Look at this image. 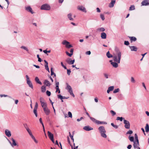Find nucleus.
Masks as SVG:
<instances>
[{
	"instance_id": "2",
	"label": "nucleus",
	"mask_w": 149,
	"mask_h": 149,
	"mask_svg": "<svg viewBox=\"0 0 149 149\" xmlns=\"http://www.w3.org/2000/svg\"><path fill=\"white\" fill-rule=\"evenodd\" d=\"M98 130L101 134V136L104 138H106L107 136L105 133L106 132L105 128L103 126H100L98 128Z\"/></svg>"
},
{
	"instance_id": "4",
	"label": "nucleus",
	"mask_w": 149,
	"mask_h": 149,
	"mask_svg": "<svg viewBox=\"0 0 149 149\" xmlns=\"http://www.w3.org/2000/svg\"><path fill=\"white\" fill-rule=\"evenodd\" d=\"M66 89L68 90V92L70 93V95L72 96L73 97H75L73 93L72 89L70 86L67 83V87Z\"/></svg>"
},
{
	"instance_id": "24",
	"label": "nucleus",
	"mask_w": 149,
	"mask_h": 149,
	"mask_svg": "<svg viewBox=\"0 0 149 149\" xmlns=\"http://www.w3.org/2000/svg\"><path fill=\"white\" fill-rule=\"evenodd\" d=\"M131 51H136L137 50V47L134 46H129Z\"/></svg>"
},
{
	"instance_id": "28",
	"label": "nucleus",
	"mask_w": 149,
	"mask_h": 149,
	"mask_svg": "<svg viewBox=\"0 0 149 149\" xmlns=\"http://www.w3.org/2000/svg\"><path fill=\"white\" fill-rule=\"evenodd\" d=\"M106 55L107 57L109 58H110L112 57H113V56L112 55L110 54L109 52V51L107 52Z\"/></svg>"
},
{
	"instance_id": "7",
	"label": "nucleus",
	"mask_w": 149,
	"mask_h": 149,
	"mask_svg": "<svg viewBox=\"0 0 149 149\" xmlns=\"http://www.w3.org/2000/svg\"><path fill=\"white\" fill-rule=\"evenodd\" d=\"M50 7L49 5L47 4H44L42 5L41 7V10H49L50 9Z\"/></svg>"
},
{
	"instance_id": "39",
	"label": "nucleus",
	"mask_w": 149,
	"mask_h": 149,
	"mask_svg": "<svg viewBox=\"0 0 149 149\" xmlns=\"http://www.w3.org/2000/svg\"><path fill=\"white\" fill-rule=\"evenodd\" d=\"M69 43V42L66 41V40H64L62 44L64 45H65L66 46Z\"/></svg>"
},
{
	"instance_id": "11",
	"label": "nucleus",
	"mask_w": 149,
	"mask_h": 149,
	"mask_svg": "<svg viewBox=\"0 0 149 149\" xmlns=\"http://www.w3.org/2000/svg\"><path fill=\"white\" fill-rule=\"evenodd\" d=\"M44 112L47 115H49L50 113V111L47 107L43 109Z\"/></svg>"
},
{
	"instance_id": "60",
	"label": "nucleus",
	"mask_w": 149,
	"mask_h": 149,
	"mask_svg": "<svg viewBox=\"0 0 149 149\" xmlns=\"http://www.w3.org/2000/svg\"><path fill=\"white\" fill-rule=\"evenodd\" d=\"M66 46V47L68 48L72 47V45L69 44H67V45Z\"/></svg>"
},
{
	"instance_id": "63",
	"label": "nucleus",
	"mask_w": 149,
	"mask_h": 149,
	"mask_svg": "<svg viewBox=\"0 0 149 149\" xmlns=\"http://www.w3.org/2000/svg\"><path fill=\"white\" fill-rule=\"evenodd\" d=\"M104 77L106 78V79H107L108 78V74H106V73H104Z\"/></svg>"
},
{
	"instance_id": "6",
	"label": "nucleus",
	"mask_w": 149,
	"mask_h": 149,
	"mask_svg": "<svg viewBox=\"0 0 149 149\" xmlns=\"http://www.w3.org/2000/svg\"><path fill=\"white\" fill-rule=\"evenodd\" d=\"M123 122L125 124L124 127L125 128L127 129H129L130 127V124L129 122L125 119H124Z\"/></svg>"
},
{
	"instance_id": "41",
	"label": "nucleus",
	"mask_w": 149,
	"mask_h": 149,
	"mask_svg": "<svg viewBox=\"0 0 149 149\" xmlns=\"http://www.w3.org/2000/svg\"><path fill=\"white\" fill-rule=\"evenodd\" d=\"M131 81L133 83L135 82V80L134 78L133 77H131Z\"/></svg>"
},
{
	"instance_id": "35",
	"label": "nucleus",
	"mask_w": 149,
	"mask_h": 149,
	"mask_svg": "<svg viewBox=\"0 0 149 149\" xmlns=\"http://www.w3.org/2000/svg\"><path fill=\"white\" fill-rule=\"evenodd\" d=\"M128 138L130 141L133 142L134 141V137L133 136H129Z\"/></svg>"
},
{
	"instance_id": "34",
	"label": "nucleus",
	"mask_w": 149,
	"mask_h": 149,
	"mask_svg": "<svg viewBox=\"0 0 149 149\" xmlns=\"http://www.w3.org/2000/svg\"><path fill=\"white\" fill-rule=\"evenodd\" d=\"M135 6L134 5H131L130 7L129 10L131 11L135 10Z\"/></svg>"
},
{
	"instance_id": "20",
	"label": "nucleus",
	"mask_w": 149,
	"mask_h": 149,
	"mask_svg": "<svg viewBox=\"0 0 149 149\" xmlns=\"http://www.w3.org/2000/svg\"><path fill=\"white\" fill-rule=\"evenodd\" d=\"M44 84L46 85V86H49L51 85V84L47 80H45L44 82Z\"/></svg>"
},
{
	"instance_id": "8",
	"label": "nucleus",
	"mask_w": 149,
	"mask_h": 149,
	"mask_svg": "<svg viewBox=\"0 0 149 149\" xmlns=\"http://www.w3.org/2000/svg\"><path fill=\"white\" fill-rule=\"evenodd\" d=\"M11 140L12 141V143H11L10 141H9V142L11 146L13 147L14 146H18V145L17 143L15 140L13 138H11Z\"/></svg>"
},
{
	"instance_id": "10",
	"label": "nucleus",
	"mask_w": 149,
	"mask_h": 149,
	"mask_svg": "<svg viewBox=\"0 0 149 149\" xmlns=\"http://www.w3.org/2000/svg\"><path fill=\"white\" fill-rule=\"evenodd\" d=\"M109 62L111 63V64L115 68H117L118 66V63L117 62L115 61V62H113L112 61L110 60Z\"/></svg>"
},
{
	"instance_id": "50",
	"label": "nucleus",
	"mask_w": 149,
	"mask_h": 149,
	"mask_svg": "<svg viewBox=\"0 0 149 149\" xmlns=\"http://www.w3.org/2000/svg\"><path fill=\"white\" fill-rule=\"evenodd\" d=\"M68 117L70 118H72V113L70 112L69 111L68 112Z\"/></svg>"
},
{
	"instance_id": "47",
	"label": "nucleus",
	"mask_w": 149,
	"mask_h": 149,
	"mask_svg": "<svg viewBox=\"0 0 149 149\" xmlns=\"http://www.w3.org/2000/svg\"><path fill=\"white\" fill-rule=\"evenodd\" d=\"M123 119V118L122 117H118L117 118L116 120H120V121H122Z\"/></svg>"
},
{
	"instance_id": "33",
	"label": "nucleus",
	"mask_w": 149,
	"mask_h": 149,
	"mask_svg": "<svg viewBox=\"0 0 149 149\" xmlns=\"http://www.w3.org/2000/svg\"><path fill=\"white\" fill-rule=\"evenodd\" d=\"M129 38H130V40L131 41H135L136 40V38L135 37L132 36L129 37Z\"/></svg>"
},
{
	"instance_id": "22",
	"label": "nucleus",
	"mask_w": 149,
	"mask_h": 149,
	"mask_svg": "<svg viewBox=\"0 0 149 149\" xmlns=\"http://www.w3.org/2000/svg\"><path fill=\"white\" fill-rule=\"evenodd\" d=\"M44 61L45 63V69L49 72V68L48 67V63L47 61L45 60H44Z\"/></svg>"
},
{
	"instance_id": "16",
	"label": "nucleus",
	"mask_w": 149,
	"mask_h": 149,
	"mask_svg": "<svg viewBox=\"0 0 149 149\" xmlns=\"http://www.w3.org/2000/svg\"><path fill=\"white\" fill-rule=\"evenodd\" d=\"M74 51V49L72 48L70 50V52L71 53L70 54L68 52L66 51V54L69 56L70 57H71L72 56L73 54V52Z\"/></svg>"
},
{
	"instance_id": "27",
	"label": "nucleus",
	"mask_w": 149,
	"mask_h": 149,
	"mask_svg": "<svg viewBox=\"0 0 149 149\" xmlns=\"http://www.w3.org/2000/svg\"><path fill=\"white\" fill-rule=\"evenodd\" d=\"M41 91L42 93H44L46 90V87L45 86H42L41 88Z\"/></svg>"
},
{
	"instance_id": "15",
	"label": "nucleus",
	"mask_w": 149,
	"mask_h": 149,
	"mask_svg": "<svg viewBox=\"0 0 149 149\" xmlns=\"http://www.w3.org/2000/svg\"><path fill=\"white\" fill-rule=\"evenodd\" d=\"M133 146L134 148H136L139 146V141H134L133 142Z\"/></svg>"
},
{
	"instance_id": "62",
	"label": "nucleus",
	"mask_w": 149,
	"mask_h": 149,
	"mask_svg": "<svg viewBox=\"0 0 149 149\" xmlns=\"http://www.w3.org/2000/svg\"><path fill=\"white\" fill-rule=\"evenodd\" d=\"M39 121H40V123L42 124V126H43L44 125H43V123H42V119L41 118H40L39 119Z\"/></svg>"
},
{
	"instance_id": "1",
	"label": "nucleus",
	"mask_w": 149,
	"mask_h": 149,
	"mask_svg": "<svg viewBox=\"0 0 149 149\" xmlns=\"http://www.w3.org/2000/svg\"><path fill=\"white\" fill-rule=\"evenodd\" d=\"M115 51L116 52V55H113V60L114 61L117 62L118 63H120L121 56V52L117 47L115 48Z\"/></svg>"
},
{
	"instance_id": "12",
	"label": "nucleus",
	"mask_w": 149,
	"mask_h": 149,
	"mask_svg": "<svg viewBox=\"0 0 149 149\" xmlns=\"http://www.w3.org/2000/svg\"><path fill=\"white\" fill-rule=\"evenodd\" d=\"M83 129L86 131H89L93 130V128L90 127L89 126H84L83 127Z\"/></svg>"
},
{
	"instance_id": "5",
	"label": "nucleus",
	"mask_w": 149,
	"mask_h": 149,
	"mask_svg": "<svg viewBox=\"0 0 149 149\" xmlns=\"http://www.w3.org/2000/svg\"><path fill=\"white\" fill-rule=\"evenodd\" d=\"M26 82L27 84L31 88H33V86L32 83L30 80H29V78L28 75H26Z\"/></svg>"
},
{
	"instance_id": "51",
	"label": "nucleus",
	"mask_w": 149,
	"mask_h": 149,
	"mask_svg": "<svg viewBox=\"0 0 149 149\" xmlns=\"http://www.w3.org/2000/svg\"><path fill=\"white\" fill-rule=\"evenodd\" d=\"M119 89L118 88L115 89L114 90V91H113V93H117L118 92H119Z\"/></svg>"
},
{
	"instance_id": "46",
	"label": "nucleus",
	"mask_w": 149,
	"mask_h": 149,
	"mask_svg": "<svg viewBox=\"0 0 149 149\" xmlns=\"http://www.w3.org/2000/svg\"><path fill=\"white\" fill-rule=\"evenodd\" d=\"M57 96L58 98L60 99L61 100H62L63 99V96L61 95H58Z\"/></svg>"
},
{
	"instance_id": "59",
	"label": "nucleus",
	"mask_w": 149,
	"mask_h": 149,
	"mask_svg": "<svg viewBox=\"0 0 149 149\" xmlns=\"http://www.w3.org/2000/svg\"><path fill=\"white\" fill-rule=\"evenodd\" d=\"M67 74L68 75H70V73L71 72V71L70 70V69H68L67 70Z\"/></svg>"
},
{
	"instance_id": "32",
	"label": "nucleus",
	"mask_w": 149,
	"mask_h": 149,
	"mask_svg": "<svg viewBox=\"0 0 149 149\" xmlns=\"http://www.w3.org/2000/svg\"><path fill=\"white\" fill-rule=\"evenodd\" d=\"M90 118L93 122L95 123L96 124L97 123L98 120H96L94 118L91 117H90Z\"/></svg>"
},
{
	"instance_id": "30",
	"label": "nucleus",
	"mask_w": 149,
	"mask_h": 149,
	"mask_svg": "<svg viewBox=\"0 0 149 149\" xmlns=\"http://www.w3.org/2000/svg\"><path fill=\"white\" fill-rule=\"evenodd\" d=\"M97 121V124H103L106 125L107 124V123L105 121H100L98 120Z\"/></svg>"
},
{
	"instance_id": "42",
	"label": "nucleus",
	"mask_w": 149,
	"mask_h": 149,
	"mask_svg": "<svg viewBox=\"0 0 149 149\" xmlns=\"http://www.w3.org/2000/svg\"><path fill=\"white\" fill-rule=\"evenodd\" d=\"M37 109H34L33 112H34V113L35 115V116L36 117H37Z\"/></svg>"
},
{
	"instance_id": "37",
	"label": "nucleus",
	"mask_w": 149,
	"mask_h": 149,
	"mask_svg": "<svg viewBox=\"0 0 149 149\" xmlns=\"http://www.w3.org/2000/svg\"><path fill=\"white\" fill-rule=\"evenodd\" d=\"M59 83L58 82L56 81V88L57 90H59Z\"/></svg>"
},
{
	"instance_id": "64",
	"label": "nucleus",
	"mask_w": 149,
	"mask_h": 149,
	"mask_svg": "<svg viewBox=\"0 0 149 149\" xmlns=\"http://www.w3.org/2000/svg\"><path fill=\"white\" fill-rule=\"evenodd\" d=\"M132 146L131 145H129L127 147V148L128 149H130L131 148H132Z\"/></svg>"
},
{
	"instance_id": "61",
	"label": "nucleus",
	"mask_w": 149,
	"mask_h": 149,
	"mask_svg": "<svg viewBox=\"0 0 149 149\" xmlns=\"http://www.w3.org/2000/svg\"><path fill=\"white\" fill-rule=\"evenodd\" d=\"M67 138H68V143L70 145V146H72L71 145L69 138L68 136V137Z\"/></svg>"
},
{
	"instance_id": "25",
	"label": "nucleus",
	"mask_w": 149,
	"mask_h": 149,
	"mask_svg": "<svg viewBox=\"0 0 149 149\" xmlns=\"http://www.w3.org/2000/svg\"><path fill=\"white\" fill-rule=\"evenodd\" d=\"M101 38L102 39H105L106 38L107 35L104 32H103L101 33Z\"/></svg>"
},
{
	"instance_id": "53",
	"label": "nucleus",
	"mask_w": 149,
	"mask_h": 149,
	"mask_svg": "<svg viewBox=\"0 0 149 149\" xmlns=\"http://www.w3.org/2000/svg\"><path fill=\"white\" fill-rule=\"evenodd\" d=\"M0 97H8L9 98H11V97L8 96V95H0Z\"/></svg>"
},
{
	"instance_id": "55",
	"label": "nucleus",
	"mask_w": 149,
	"mask_h": 149,
	"mask_svg": "<svg viewBox=\"0 0 149 149\" xmlns=\"http://www.w3.org/2000/svg\"><path fill=\"white\" fill-rule=\"evenodd\" d=\"M51 51L50 50L47 51V50H44L43 51V52L45 53V54H47V53H50V52Z\"/></svg>"
},
{
	"instance_id": "58",
	"label": "nucleus",
	"mask_w": 149,
	"mask_h": 149,
	"mask_svg": "<svg viewBox=\"0 0 149 149\" xmlns=\"http://www.w3.org/2000/svg\"><path fill=\"white\" fill-rule=\"evenodd\" d=\"M129 44V42L128 41H125L124 42V44L125 45H128Z\"/></svg>"
},
{
	"instance_id": "18",
	"label": "nucleus",
	"mask_w": 149,
	"mask_h": 149,
	"mask_svg": "<svg viewBox=\"0 0 149 149\" xmlns=\"http://www.w3.org/2000/svg\"><path fill=\"white\" fill-rule=\"evenodd\" d=\"M26 127L25 126V128L26 129L27 132H28L30 136L31 137L32 136H33V135L32 134V133L31 132L30 130L27 127V125H26Z\"/></svg>"
},
{
	"instance_id": "13",
	"label": "nucleus",
	"mask_w": 149,
	"mask_h": 149,
	"mask_svg": "<svg viewBox=\"0 0 149 149\" xmlns=\"http://www.w3.org/2000/svg\"><path fill=\"white\" fill-rule=\"evenodd\" d=\"M74 60H70V58H68L66 60V61L69 64H73L74 62Z\"/></svg>"
},
{
	"instance_id": "9",
	"label": "nucleus",
	"mask_w": 149,
	"mask_h": 149,
	"mask_svg": "<svg viewBox=\"0 0 149 149\" xmlns=\"http://www.w3.org/2000/svg\"><path fill=\"white\" fill-rule=\"evenodd\" d=\"M77 9L78 10H81L84 13H86V11L85 8L82 6H77Z\"/></svg>"
},
{
	"instance_id": "17",
	"label": "nucleus",
	"mask_w": 149,
	"mask_h": 149,
	"mask_svg": "<svg viewBox=\"0 0 149 149\" xmlns=\"http://www.w3.org/2000/svg\"><path fill=\"white\" fill-rule=\"evenodd\" d=\"M5 133L6 135L8 137H10L11 136V133L10 131L6 129L5 130Z\"/></svg>"
},
{
	"instance_id": "31",
	"label": "nucleus",
	"mask_w": 149,
	"mask_h": 149,
	"mask_svg": "<svg viewBox=\"0 0 149 149\" xmlns=\"http://www.w3.org/2000/svg\"><path fill=\"white\" fill-rule=\"evenodd\" d=\"M146 132H147L149 131V125L148 124H146L145 127Z\"/></svg>"
},
{
	"instance_id": "54",
	"label": "nucleus",
	"mask_w": 149,
	"mask_h": 149,
	"mask_svg": "<svg viewBox=\"0 0 149 149\" xmlns=\"http://www.w3.org/2000/svg\"><path fill=\"white\" fill-rule=\"evenodd\" d=\"M111 113L112 114V116H114L116 115V113L113 110H111L110 111Z\"/></svg>"
},
{
	"instance_id": "21",
	"label": "nucleus",
	"mask_w": 149,
	"mask_h": 149,
	"mask_svg": "<svg viewBox=\"0 0 149 149\" xmlns=\"http://www.w3.org/2000/svg\"><path fill=\"white\" fill-rule=\"evenodd\" d=\"M148 0H144L143 1L141 4L142 6H147L148 5Z\"/></svg>"
},
{
	"instance_id": "36",
	"label": "nucleus",
	"mask_w": 149,
	"mask_h": 149,
	"mask_svg": "<svg viewBox=\"0 0 149 149\" xmlns=\"http://www.w3.org/2000/svg\"><path fill=\"white\" fill-rule=\"evenodd\" d=\"M97 31H101L103 32V31H105V29H104V28L103 27H101V28H99L97 29Z\"/></svg>"
},
{
	"instance_id": "48",
	"label": "nucleus",
	"mask_w": 149,
	"mask_h": 149,
	"mask_svg": "<svg viewBox=\"0 0 149 149\" xmlns=\"http://www.w3.org/2000/svg\"><path fill=\"white\" fill-rule=\"evenodd\" d=\"M46 93L47 95L49 96L51 95V92L50 91H46Z\"/></svg>"
},
{
	"instance_id": "3",
	"label": "nucleus",
	"mask_w": 149,
	"mask_h": 149,
	"mask_svg": "<svg viewBox=\"0 0 149 149\" xmlns=\"http://www.w3.org/2000/svg\"><path fill=\"white\" fill-rule=\"evenodd\" d=\"M39 100L43 109L47 107V104L46 102H45V100L43 98L40 97Z\"/></svg>"
},
{
	"instance_id": "45",
	"label": "nucleus",
	"mask_w": 149,
	"mask_h": 149,
	"mask_svg": "<svg viewBox=\"0 0 149 149\" xmlns=\"http://www.w3.org/2000/svg\"><path fill=\"white\" fill-rule=\"evenodd\" d=\"M31 137L36 143H38V141L37 140H36V139L33 136H31Z\"/></svg>"
},
{
	"instance_id": "52",
	"label": "nucleus",
	"mask_w": 149,
	"mask_h": 149,
	"mask_svg": "<svg viewBox=\"0 0 149 149\" xmlns=\"http://www.w3.org/2000/svg\"><path fill=\"white\" fill-rule=\"evenodd\" d=\"M133 133V132L132 130H130L127 132L126 133L127 134H132Z\"/></svg>"
},
{
	"instance_id": "29",
	"label": "nucleus",
	"mask_w": 149,
	"mask_h": 149,
	"mask_svg": "<svg viewBox=\"0 0 149 149\" xmlns=\"http://www.w3.org/2000/svg\"><path fill=\"white\" fill-rule=\"evenodd\" d=\"M69 19L70 20L73 21L74 20L73 18L72 17V14L70 13L68 14L67 15Z\"/></svg>"
},
{
	"instance_id": "26",
	"label": "nucleus",
	"mask_w": 149,
	"mask_h": 149,
	"mask_svg": "<svg viewBox=\"0 0 149 149\" xmlns=\"http://www.w3.org/2000/svg\"><path fill=\"white\" fill-rule=\"evenodd\" d=\"M35 81L36 82L40 85H42V83L40 81L38 77H36L35 78Z\"/></svg>"
},
{
	"instance_id": "49",
	"label": "nucleus",
	"mask_w": 149,
	"mask_h": 149,
	"mask_svg": "<svg viewBox=\"0 0 149 149\" xmlns=\"http://www.w3.org/2000/svg\"><path fill=\"white\" fill-rule=\"evenodd\" d=\"M109 89L110 91H112L114 89V86H111L109 87L108 88Z\"/></svg>"
},
{
	"instance_id": "56",
	"label": "nucleus",
	"mask_w": 149,
	"mask_h": 149,
	"mask_svg": "<svg viewBox=\"0 0 149 149\" xmlns=\"http://www.w3.org/2000/svg\"><path fill=\"white\" fill-rule=\"evenodd\" d=\"M73 145H74V148H73V146H71L72 149H77V148H78V146H76V147H75V143H73Z\"/></svg>"
},
{
	"instance_id": "57",
	"label": "nucleus",
	"mask_w": 149,
	"mask_h": 149,
	"mask_svg": "<svg viewBox=\"0 0 149 149\" xmlns=\"http://www.w3.org/2000/svg\"><path fill=\"white\" fill-rule=\"evenodd\" d=\"M38 106V103L37 102H36L34 109H37Z\"/></svg>"
},
{
	"instance_id": "44",
	"label": "nucleus",
	"mask_w": 149,
	"mask_h": 149,
	"mask_svg": "<svg viewBox=\"0 0 149 149\" xmlns=\"http://www.w3.org/2000/svg\"><path fill=\"white\" fill-rule=\"evenodd\" d=\"M100 17L102 19V20H104L105 19L104 16V15L102 14H101L100 15Z\"/></svg>"
},
{
	"instance_id": "40",
	"label": "nucleus",
	"mask_w": 149,
	"mask_h": 149,
	"mask_svg": "<svg viewBox=\"0 0 149 149\" xmlns=\"http://www.w3.org/2000/svg\"><path fill=\"white\" fill-rule=\"evenodd\" d=\"M21 48L26 50L27 52H28L29 51L28 49L26 47L22 46L21 47Z\"/></svg>"
},
{
	"instance_id": "38",
	"label": "nucleus",
	"mask_w": 149,
	"mask_h": 149,
	"mask_svg": "<svg viewBox=\"0 0 149 149\" xmlns=\"http://www.w3.org/2000/svg\"><path fill=\"white\" fill-rule=\"evenodd\" d=\"M69 135L70 137L71 138V139L72 141L74 143V139L73 137V135H72L70 132H69Z\"/></svg>"
},
{
	"instance_id": "23",
	"label": "nucleus",
	"mask_w": 149,
	"mask_h": 149,
	"mask_svg": "<svg viewBox=\"0 0 149 149\" xmlns=\"http://www.w3.org/2000/svg\"><path fill=\"white\" fill-rule=\"evenodd\" d=\"M48 136L50 139H52L54 138V135L53 134L51 133L49 131H48L47 132Z\"/></svg>"
},
{
	"instance_id": "19",
	"label": "nucleus",
	"mask_w": 149,
	"mask_h": 149,
	"mask_svg": "<svg viewBox=\"0 0 149 149\" xmlns=\"http://www.w3.org/2000/svg\"><path fill=\"white\" fill-rule=\"evenodd\" d=\"M116 2V0H112L110 3L109 5V7L112 8L113 7L114 4Z\"/></svg>"
},
{
	"instance_id": "14",
	"label": "nucleus",
	"mask_w": 149,
	"mask_h": 149,
	"mask_svg": "<svg viewBox=\"0 0 149 149\" xmlns=\"http://www.w3.org/2000/svg\"><path fill=\"white\" fill-rule=\"evenodd\" d=\"M25 9L26 10L30 12L31 14H33L34 13V12L32 11V8L30 6L26 7Z\"/></svg>"
},
{
	"instance_id": "43",
	"label": "nucleus",
	"mask_w": 149,
	"mask_h": 149,
	"mask_svg": "<svg viewBox=\"0 0 149 149\" xmlns=\"http://www.w3.org/2000/svg\"><path fill=\"white\" fill-rule=\"evenodd\" d=\"M135 138V141H139L138 139V136L136 134H134Z\"/></svg>"
}]
</instances>
